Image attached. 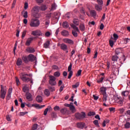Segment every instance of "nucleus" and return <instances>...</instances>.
<instances>
[{
  "instance_id": "obj_10",
  "label": "nucleus",
  "mask_w": 130,
  "mask_h": 130,
  "mask_svg": "<svg viewBox=\"0 0 130 130\" xmlns=\"http://www.w3.org/2000/svg\"><path fill=\"white\" fill-rule=\"evenodd\" d=\"M29 61H36V63L37 62V59L36 57L33 54H29L28 56Z\"/></svg>"
},
{
  "instance_id": "obj_56",
  "label": "nucleus",
  "mask_w": 130,
  "mask_h": 130,
  "mask_svg": "<svg viewBox=\"0 0 130 130\" xmlns=\"http://www.w3.org/2000/svg\"><path fill=\"white\" fill-rule=\"evenodd\" d=\"M26 33H27V31L26 30H24L22 32V36H21L22 39L24 38V37H25V36H26Z\"/></svg>"
},
{
  "instance_id": "obj_4",
  "label": "nucleus",
  "mask_w": 130,
  "mask_h": 130,
  "mask_svg": "<svg viewBox=\"0 0 130 130\" xmlns=\"http://www.w3.org/2000/svg\"><path fill=\"white\" fill-rule=\"evenodd\" d=\"M49 84L51 86H55L56 85V78L55 77L50 75L49 76Z\"/></svg>"
},
{
  "instance_id": "obj_59",
  "label": "nucleus",
  "mask_w": 130,
  "mask_h": 130,
  "mask_svg": "<svg viewBox=\"0 0 130 130\" xmlns=\"http://www.w3.org/2000/svg\"><path fill=\"white\" fill-rule=\"evenodd\" d=\"M60 108L59 106H56L54 107V110L55 111H57L58 110H59Z\"/></svg>"
},
{
  "instance_id": "obj_38",
  "label": "nucleus",
  "mask_w": 130,
  "mask_h": 130,
  "mask_svg": "<svg viewBox=\"0 0 130 130\" xmlns=\"http://www.w3.org/2000/svg\"><path fill=\"white\" fill-rule=\"evenodd\" d=\"M56 9V4H55V3L52 4L51 11H53Z\"/></svg>"
},
{
  "instance_id": "obj_30",
  "label": "nucleus",
  "mask_w": 130,
  "mask_h": 130,
  "mask_svg": "<svg viewBox=\"0 0 130 130\" xmlns=\"http://www.w3.org/2000/svg\"><path fill=\"white\" fill-rule=\"evenodd\" d=\"M116 99L117 100L116 101L117 103L119 105V106H122V105L123 104V103L122 102V101L119 100L118 98H117Z\"/></svg>"
},
{
  "instance_id": "obj_23",
  "label": "nucleus",
  "mask_w": 130,
  "mask_h": 130,
  "mask_svg": "<svg viewBox=\"0 0 130 130\" xmlns=\"http://www.w3.org/2000/svg\"><path fill=\"white\" fill-rule=\"evenodd\" d=\"M36 100H37V102H38L39 103H41V102H42L43 99H42V96H41L40 95H38V96H37Z\"/></svg>"
},
{
  "instance_id": "obj_27",
  "label": "nucleus",
  "mask_w": 130,
  "mask_h": 130,
  "mask_svg": "<svg viewBox=\"0 0 130 130\" xmlns=\"http://www.w3.org/2000/svg\"><path fill=\"white\" fill-rule=\"evenodd\" d=\"M71 27L73 28V29H74V30H75V31H76V32H80L79 28H78L77 26L75 25V24H72Z\"/></svg>"
},
{
  "instance_id": "obj_34",
  "label": "nucleus",
  "mask_w": 130,
  "mask_h": 130,
  "mask_svg": "<svg viewBox=\"0 0 130 130\" xmlns=\"http://www.w3.org/2000/svg\"><path fill=\"white\" fill-rule=\"evenodd\" d=\"M128 94H129V92H128V91H125L122 92V96H124V97H126V96H128Z\"/></svg>"
},
{
  "instance_id": "obj_36",
  "label": "nucleus",
  "mask_w": 130,
  "mask_h": 130,
  "mask_svg": "<svg viewBox=\"0 0 130 130\" xmlns=\"http://www.w3.org/2000/svg\"><path fill=\"white\" fill-rule=\"evenodd\" d=\"M62 26L63 28H69V23L67 21H64L62 23Z\"/></svg>"
},
{
  "instance_id": "obj_18",
  "label": "nucleus",
  "mask_w": 130,
  "mask_h": 130,
  "mask_svg": "<svg viewBox=\"0 0 130 130\" xmlns=\"http://www.w3.org/2000/svg\"><path fill=\"white\" fill-rule=\"evenodd\" d=\"M60 48L64 51L68 50V46L65 44L62 43L60 45Z\"/></svg>"
},
{
  "instance_id": "obj_44",
  "label": "nucleus",
  "mask_w": 130,
  "mask_h": 130,
  "mask_svg": "<svg viewBox=\"0 0 130 130\" xmlns=\"http://www.w3.org/2000/svg\"><path fill=\"white\" fill-rule=\"evenodd\" d=\"M79 86H80V83L77 82L76 83L75 85H73L72 86L73 88H74V89H77V88H78V87H79Z\"/></svg>"
},
{
  "instance_id": "obj_37",
  "label": "nucleus",
  "mask_w": 130,
  "mask_h": 130,
  "mask_svg": "<svg viewBox=\"0 0 130 130\" xmlns=\"http://www.w3.org/2000/svg\"><path fill=\"white\" fill-rule=\"evenodd\" d=\"M48 88L51 92H54V91H55V88L53 86H49Z\"/></svg>"
},
{
  "instance_id": "obj_14",
  "label": "nucleus",
  "mask_w": 130,
  "mask_h": 130,
  "mask_svg": "<svg viewBox=\"0 0 130 130\" xmlns=\"http://www.w3.org/2000/svg\"><path fill=\"white\" fill-rule=\"evenodd\" d=\"M25 96L27 100L28 101H32L33 100V98H32V94L29 92L26 93Z\"/></svg>"
},
{
  "instance_id": "obj_19",
  "label": "nucleus",
  "mask_w": 130,
  "mask_h": 130,
  "mask_svg": "<svg viewBox=\"0 0 130 130\" xmlns=\"http://www.w3.org/2000/svg\"><path fill=\"white\" fill-rule=\"evenodd\" d=\"M32 106L36 107L38 109H41V108H43V107H45V105H41L40 106L39 104H33Z\"/></svg>"
},
{
  "instance_id": "obj_8",
  "label": "nucleus",
  "mask_w": 130,
  "mask_h": 130,
  "mask_svg": "<svg viewBox=\"0 0 130 130\" xmlns=\"http://www.w3.org/2000/svg\"><path fill=\"white\" fill-rule=\"evenodd\" d=\"M62 41L64 43H67L68 44H70L71 45H73V44H74V41L69 38H64L62 40Z\"/></svg>"
},
{
  "instance_id": "obj_31",
  "label": "nucleus",
  "mask_w": 130,
  "mask_h": 130,
  "mask_svg": "<svg viewBox=\"0 0 130 130\" xmlns=\"http://www.w3.org/2000/svg\"><path fill=\"white\" fill-rule=\"evenodd\" d=\"M70 109L72 113H75V112H76V108H75V106H74L73 105H71Z\"/></svg>"
},
{
  "instance_id": "obj_20",
  "label": "nucleus",
  "mask_w": 130,
  "mask_h": 130,
  "mask_svg": "<svg viewBox=\"0 0 130 130\" xmlns=\"http://www.w3.org/2000/svg\"><path fill=\"white\" fill-rule=\"evenodd\" d=\"M48 110H52L51 106H48V108L45 110L44 112V115H47V112H48Z\"/></svg>"
},
{
  "instance_id": "obj_9",
  "label": "nucleus",
  "mask_w": 130,
  "mask_h": 130,
  "mask_svg": "<svg viewBox=\"0 0 130 130\" xmlns=\"http://www.w3.org/2000/svg\"><path fill=\"white\" fill-rule=\"evenodd\" d=\"M31 35L34 36H42V32L39 30L31 31Z\"/></svg>"
},
{
  "instance_id": "obj_26",
  "label": "nucleus",
  "mask_w": 130,
  "mask_h": 130,
  "mask_svg": "<svg viewBox=\"0 0 130 130\" xmlns=\"http://www.w3.org/2000/svg\"><path fill=\"white\" fill-rule=\"evenodd\" d=\"M80 30L81 31H85V24L81 23L79 25Z\"/></svg>"
},
{
  "instance_id": "obj_7",
  "label": "nucleus",
  "mask_w": 130,
  "mask_h": 130,
  "mask_svg": "<svg viewBox=\"0 0 130 130\" xmlns=\"http://www.w3.org/2000/svg\"><path fill=\"white\" fill-rule=\"evenodd\" d=\"M75 117L78 119H82V118H85L86 117V113L82 112L81 113H77L75 114Z\"/></svg>"
},
{
  "instance_id": "obj_60",
  "label": "nucleus",
  "mask_w": 130,
  "mask_h": 130,
  "mask_svg": "<svg viewBox=\"0 0 130 130\" xmlns=\"http://www.w3.org/2000/svg\"><path fill=\"white\" fill-rule=\"evenodd\" d=\"M93 123H94V124H95V125H96V126L99 125V123L98 122V120H95L93 121Z\"/></svg>"
},
{
  "instance_id": "obj_41",
  "label": "nucleus",
  "mask_w": 130,
  "mask_h": 130,
  "mask_svg": "<svg viewBox=\"0 0 130 130\" xmlns=\"http://www.w3.org/2000/svg\"><path fill=\"white\" fill-rule=\"evenodd\" d=\"M27 114H28V112H22L19 113V116H24V115Z\"/></svg>"
},
{
  "instance_id": "obj_50",
  "label": "nucleus",
  "mask_w": 130,
  "mask_h": 130,
  "mask_svg": "<svg viewBox=\"0 0 130 130\" xmlns=\"http://www.w3.org/2000/svg\"><path fill=\"white\" fill-rule=\"evenodd\" d=\"M96 2L100 6H102V5H103V0H96Z\"/></svg>"
},
{
  "instance_id": "obj_35",
  "label": "nucleus",
  "mask_w": 130,
  "mask_h": 130,
  "mask_svg": "<svg viewBox=\"0 0 130 130\" xmlns=\"http://www.w3.org/2000/svg\"><path fill=\"white\" fill-rule=\"evenodd\" d=\"M73 22L75 25H76V26H79V19H75L73 20Z\"/></svg>"
},
{
  "instance_id": "obj_54",
  "label": "nucleus",
  "mask_w": 130,
  "mask_h": 130,
  "mask_svg": "<svg viewBox=\"0 0 130 130\" xmlns=\"http://www.w3.org/2000/svg\"><path fill=\"white\" fill-rule=\"evenodd\" d=\"M129 127H130V123L126 122L125 124V128H129Z\"/></svg>"
},
{
  "instance_id": "obj_61",
  "label": "nucleus",
  "mask_w": 130,
  "mask_h": 130,
  "mask_svg": "<svg viewBox=\"0 0 130 130\" xmlns=\"http://www.w3.org/2000/svg\"><path fill=\"white\" fill-rule=\"evenodd\" d=\"M46 18H47V19H50V18H51V13L47 14Z\"/></svg>"
},
{
  "instance_id": "obj_28",
  "label": "nucleus",
  "mask_w": 130,
  "mask_h": 130,
  "mask_svg": "<svg viewBox=\"0 0 130 130\" xmlns=\"http://www.w3.org/2000/svg\"><path fill=\"white\" fill-rule=\"evenodd\" d=\"M28 90H29V87H28V85L25 84L22 88V91L25 92H27Z\"/></svg>"
},
{
  "instance_id": "obj_2",
  "label": "nucleus",
  "mask_w": 130,
  "mask_h": 130,
  "mask_svg": "<svg viewBox=\"0 0 130 130\" xmlns=\"http://www.w3.org/2000/svg\"><path fill=\"white\" fill-rule=\"evenodd\" d=\"M39 10H40V7L39 6H35L31 11L32 15L38 19L40 18V15H39Z\"/></svg>"
},
{
  "instance_id": "obj_13",
  "label": "nucleus",
  "mask_w": 130,
  "mask_h": 130,
  "mask_svg": "<svg viewBox=\"0 0 130 130\" xmlns=\"http://www.w3.org/2000/svg\"><path fill=\"white\" fill-rule=\"evenodd\" d=\"M61 35L64 37H69L70 36V32L67 30H63L61 32Z\"/></svg>"
},
{
  "instance_id": "obj_11",
  "label": "nucleus",
  "mask_w": 130,
  "mask_h": 130,
  "mask_svg": "<svg viewBox=\"0 0 130 130\" xmlns=\"http://www.w3.org/2000/svg\"><path fill=\"white\" fill-rule=\"evenodd\" d=\"M72 67H73V64L71 63L68 67V71L69 72L68 79H71L72 78V76H73V72L72 71Z\"/></svg>"
},
{
  "instance_id": "obj_25",
  "label": "nucleus",
  "mask_w": 130,
  "mask_h": 130,
  "mask_svg": "<svg viewBox=\"0 0 130 130\" xmlns=\"http://www.w3.org/2000/svg\"><path fill=\"white\" fill-rule=\"evenodd\" d=\"M27 52L29 53H33V52H35V49L33 48H28L27 49Z\"/></svg>"
},
{
  "instance_id": "obj_17",
  "label": "nucleus",
  "mask_w": 130,
  "mask_h": 130,
  "mask_svg": "<svg viewBox=\"0 0 130 130\" xmlns=\"http://www.w3.org/2000/svg\"><path fill=\"white\" fill-rule=\"evenodd\" d=\"M95 9L98 12H100V11H102V5H99L98 4L95 5Z\"/></svg>"
},
{
  "instance_id": "obj_45",
  "label": "nucleus",
  "mask_w": 130,
  "mask_h": 130,
  "mask_svg": "<svg viewBox=\"0 0 130 130\" xmlns=\"http://www.w3.org/2000/svg\"><path fill=\"white\" fill-rule=\"evenodd\" d=\"M115 53L116 54H119V53H121V49H116L115 50Z\"/></svg>"
},
{
  "instance_id": "obj_3",
  "label": "nucleus",
  "mask_w": 130,
  "mask_h": 130,
  "mask_svg": "<svg viewBox=\"0 0 130 130\" xmlns=\"http://www.w3.org/2000/svg\"><path fill=\"white\" fill-rule=\"evenodd\" d=\"M7 94V86H4L3 85H1L0 90V98L2 99H5L6 98V94Z\"/></svg>"
},
{
  "instance_id": "obj_58",
  "label": "nucleus",
  "mask_w": 130,
  "mask_h": 130,
  "mask_svg": "<svg viewBox=\"0 0 130 130\" xmlns=\"http://www.w3.org/2000/svg\"><path fill=\"white\" fill-rule=\"evenodd\" d=\"M109 43H110V46L112 47L113 46V45L114 44V42L112 40H110L109 41Z\"/></svg>"
},
{
  "instance_id": "obj_32",
  "label": "nucleus",
  "mask_w": 130,
  "mask_h": 130,
  "mask_svg": "<svg viewBox=\"0 0 130 130\" xmlns=\"http://www.w3.org/2000/svg\"><path fill=\"white\" fill-rule=\"evenodd\" d=\"M44 94L46 95V96L48 97L50 95V91H49V90L46 89L44 91Z\"/></svg>"
},
{
  "instance_id": "obj_53",
  "label": "nucleus",
  "mask_w": 130,
  "mask_h": 130,
  "mask_svg": "<svg viewBox=\"0 0 130 130\" xmlns=\"http://www.w3.org/2000/svg\"><path fill=\"white\" fill-rule=\"evenodd\" d=\"M113 37H114V40H115V41H116V40H117V39H118V35H117V34H113Z\"/></svg>"
},
{
  "instance_id": "obj_51",
  "label": "nucleus",
  "mask_w": 130,
  "mask_h": 130,
  "mask_svg": "<svg viewBox=\"0 0 130 130\" xmlns=\"http://www.w3.org/2000/svg\"><path fill=\"white\" fill-rule=\"evenodd\" d=\"M13 91V88L12 87L9 88L8 92V95H11L12 94V92Z\"/></svg>"
},
{
  "instance_id": "obj_62",
  "label": "nucleus",
  "mask_w": 130,
  "mask_h": 130,
  "mask_svg": "<svg viewBox=\"0 0 130 130\" xmlns=\"http://www.w3.org/2000/svg\"><path fill=\"white\" fill-rule=\"evenodd\" d=\"M6 119L7 120H8V121H11V117L10 116V115H7L6 116Z\"/></svg>"
},
{
  "instance_id": "obj_24",
  "label": "nucleus",
  "mask_w": 130,
  "mask_h": 130,
  "mask_svg": "<svg viewBox=\"0 0 130 130\" xmlns=\"http://www.w3.org/2000/svg\"><path fill=\"white\" fill-rule=\"evenodd\" d=\"M90 15L91 17H93V18H95L96 17L97 14L96 13V11L95 10H91L90 12Z\"/></svg>"
},
{
  "instance_id": "obj_48",
  "label": "nucleus",
  "mask_w": 130,
  "mask_h": 130,
  "mask_svg": "<svg viewBox=\"0 0 130 130\" xmlns=\"http://www.w3.org/2000/svg\"><path fill=\"white\" fill-rule=\"evenodd\" d=\"M96 114L95 113V112H89L88 113V116H93L94 115H95Z\"/></svg>"
},
{
  "instance_id": "obj_12",
  "label": "nucleus",
  "mask_w": 130,
  "mask_h": 130,
  "mask_svg": "<svg viewBox=\"0 0 130 130\" xmlns=\"http://www.w3.org/2000/svg\"><path fill=\"white\" fill-rule=\"evenodd\" d=\"M118 56H117L116 55H113L112 56V60L113 61V62H112V66L113 67L115 66V64H114L115 62H116L117 61V60L118 59Z\"/></svg>"
},
{
  "instance_id": "obj_29",
  "label": "nucleus",
  "mask_w": 130,
  "mask_h": 130,
  "mask_svg": "<svg viewBox=\"0 0 130 130\" xmlns=\"http://www.w3.org/2000/svg\"><path fill=\"white\" fill-rule=\"evenodd\" d=\"M22 59L25 63L29 62V58L27 56H23Z\"/></svg>"
},
{
  "instance_id": "obj_1",
  "label": "nucleus",
  "mask_w": 130,
  "mask_h": 130,
  "mask_svg": "<svg viewBox=\"0 0 130 130\" xmlns=\"http://www.w3.org/2000/svg\"><path fill=\"white\" fill-rule=\"evenodd\" d=\"M20 78L21 80L24 83H28L31 81V78L28 77H32V74H27L26 73H21L19 74Z\"/></svg>"
},
{
  "instance_id": "obj_49",
  "label": "nucleus",
  "mask_w": 130,
  "mask_h": 130,
  "mask_svg": "<svg viewBox=\"0 0 130 130\" xmlns=\"http://www.w3.org/2000/svg\"><path fill=\"white\" fill-rule=\"evenodd\" d=\"M82 75V70H79L77 72V74H76V77H80Z\"/></svg>"
},
{
  "instance_id": "obj_47",
  "label": "nucleus",
  "mask_w": 130,
  "mask_h": 130,
  "mask_svg": "<svg viewBox=\"0 0 130 130\" xmlns=\"http://www.w3.org/2000/svg\"><path fill=\"white\" fill-rule=\"evenodd\" d=\"M77 32L78 31L72 30V34L74 37H78V33Z\"/></svg>"
},
{
  "instance_id": "obj_15",
  "label": "nucleus",
  "mask_w": 130,
  "mask_h": 130,
  "mask_svg": "<svg viewBox=\"0 0 130 130\" xmlns=\"http://www.w3.org/2000/svg\"><path fill=\"white\" fill-rule=\"evenodd\" d=\"M34 39V38H28L26 42L25 45H26V46H29V45L31 44V43L32 42V41H33Z\"/></svg>"
},
{
  "instance_id": "obj_5",
  "label": "nucleus",
  "mask_w": 130,
  "mask_h": 130,
  "mask_svg": "<svg viewBox=\"0 0 130 130\" xmlns=\"http://www.w3.org/2000/svg\"><path fill=\"white\" fill-rule=\"evenodd\" d=\"M40 25V22L39 20L37 19H31L30 23V27H38Z\"/></svg>"
},
{
  "instance_id": "obj_63",
  "label": "nucleus",
  "mask_w": 130,
  "mask_h": 130,
  "mask_svg": "<svg viewBox=\"0 0 130 130\" xmlns=\"http://www.w3.org/2000/svg\"><path fill=\"white\" fill-rule=\"evenodd\" d=\"M64 88V85L60 86V87L59 88V92H62V91L63 90Z\"/></svg>"
},
{
  "instance_id": "obj_39",
  "label": "nucleus",
  "mask_w": 130,
  "mask_h": 130,
  "mask_svg": "<svg viewBox=\"0 0 130 130\" xmlns=\"http://www.w3.org/2000/svg\"><path fill=\"white\" fill-rule=\"evenodd\" d=\"M54 77H56L57 78H58V77H59V76H60V73H59V72H55L53 74Z\"/></svg>"
},
{
  "instance_id": "obj_52",
  "label": "nucleus",
  "mask_w": 130,
  "mask_h": 130,
  "mask_svg": "<svg viewBox=\"0 0 130 130\" xmlns=\"http://www.w3.org/2000/svg\"><path fill=\"white\" fill-rule=\"evenodd\" d=\"M15 79H16V84L17 86H19V85H20V80H19V78L17 77H16Z\"/></svg>"
},
{
  "instance_id": "obj_46",
  "label": "nucleus",
  "mask_w": 130,
  "mask_h": 130,
  "mask_svg": "<svg viewBox=\"0 0 130 130\" xmlns=\"http://www.w3.org/2000/svg\"><path fill=\"white\" fill-rule=\"evenodd\" d=\"M23 16L25 19H27V18H28V12L25 11L23 13Z\"/></svg>"
},
{
  "instance_id": "obj_40",
  "label": "nucleus",
  "mask_w": 130,
  "mask_h": 130,
  "mask_svg": "<svg viewBox=\"0 0 130 130\" xmlns=\"http://www.w3.org/2000/svg\"><path fill=\"white\" fill-rule=\"evenodd\" d=\"M105 77H103L100 79V80L96 81V83H98L99 84H100L103 82V80L105 79Z\"/></svg>"
},
{
  "instance_id": "obj_22",
  "label": "nucleus",
  "mask_w": 130,
  "mask_h": 130,
  "mask_svg": "<svg viewBox=\"0 0 130 130\" xmlns=\"http://www.w3.org/2000/svg\"><path fill=\"white\" fill-rule=\"evenodd\" d=\"M23 63V61H22V59L20 58H19L16 61V64L18 66V67H19V66H21Z\"/></svg>"
},
{
  "instance_id": "obj_21",
  "label": "nucleus",
  "mask_w": 130,
  "mask_h": 130,
  "mask_svg": "<svg viewBox=\"0 0 130 130\" xmlns=\"http://www.w3.org/2000/svg\"><path fill=\"white\" fill-rule=\"evenodd\" d=\"M109 122H110V120L109 119L104 120L102 123V126H103V127H105V126H106V124H107V123H109Z\"/></svg>"
},
{
  "instance_id": "obj_43",
  "label": "nucleus",
  "mask_w": 130,
  "mask_h": 130,
  "mask_svg": "<svg viewBox=\"0 0 130 130\" xmlns=\"http://www.w3.org/2000/svg\"><path fill=\"white\" fill-rule=\"evenodd\" d=\"M37 127H38V124H34L33 125H32V127L31 128V129L32 130H36L37 129Z\"/></svg>"
},
{
  "instance_id": "obj_33",
  "label": "nucleus",
  "mask_w": 130,
  "mask_h": 130,
  "mask_svg": "<svg viewBox=\"0 0 130 130\" xmlns=\"http://www.w3.org/2000/svg\"><path fill=\"white\" fill-rule=\"evenodd\" d=\"M50 43L49 41H47L46 43L44 44V48H48V46H49Z\"/></svg>"
},
{
  "instance_id": "obj_42",
  "label": "nucleus",
  "mask_w": 130,
  "mask_h": 130,
  "mask_svg": "<svg viewBox=\"0 0 130 130\" xmlns=\"http://www.w3.org/2000/svg\"><path fill=\"white\" fill-rule=\"evenodd\" d=\"M47 9V7L46 5H42L41 7V11H46Z\"/></svg>"
},
{
  "instance_id": "obj_55",
  "label": "nucleus",
  "mask_w": 130,
  "mask_h": 130,
  "mask_svg": "<svg viewBox=\"0 0 130 130\" xmlns=\"http://www.w3.org/2000/svg\"><path fill=\"white\" fill-rule=\"evenodd\" d=\"M129 41H130L129 39L125 38V39H124V43L125 44H127V43L129 42Z\"/></svg>"
},
{
  "instance_id": "obj_57",
  "label": "nucleus",
  "mask_w": 130,
  "mask_h": 130,
  "mask_svg": "<svg viewBox=\"0 0 130 130\" xmlns=\"http://www.w3.org/2000/svg\"><path fill=\"white\" fill-rule=\"evenodd\" d=\"M44 1V0H36V3L39 4H42Z\"/></svg>"
},
{
  "instance_id": "obj_16",
  "label": "nucleus",
  "mask_w": 130,
  "mask_h": 130,
  "mask_svg": "<svg viewBox=\"0 0 130 130\" xmlns=\"http://www.w3.org/2000/svg\"><path fill=\"white\" fill-rule=\"evenodd\" d=\"M77 126L79 128H81V129H83V128L85 126V123H82V122L77 123Z\"/></svg>"
},
{
  "instance_id": "obj_6",
  "label": "nucleus",
  "mask_w": 130,
  "mask_h": 130,
  "mask_svg": "<svg viewBox=\"0 0 130 130\" xmlns=\"http://www.w3.org/2000/svg\"><path fill=\"white\" fill-rule=\"evenodd\" d=\"M101 94L103 95V102L107 101V94H106V88L101 87L100 88Z\"/></svg>"
},
{
  "instance_id": "obj_64",
  "label": "nucleus",
  "mask_w": 130,
  "mask_h": 130,
  "mask_svg": "<svg viewBox=\"0 0 130 130\" xmlns=\"http://www.w3.org/2000/svg\"><path fill=\"white\" fill-rule=\"evenodd\" d=\"M24 9H25V10H27V9H28V3H25L24 4Z\"/></svg>"
}]
</instances>
